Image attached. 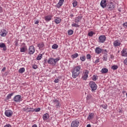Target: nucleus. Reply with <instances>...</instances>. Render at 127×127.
Here are the masks:
<instances>
[{
	"instance_id": "1",
	"label": "nucleus",
	"mask_w": 127,
	"mask_h": 127,
	"mask_svg": "<svg viewBox=\"0 0 127 127\" xmlns=\"http://www.w3.org/2000/svg\"><path fill=\"white\" fill-rule=\"evenodd\" d=\"M80 70H81V65L75 66L72 70V77L76 79L80 75Z\"/></svg>"
},
{
	"instance_id": "2",
	"label": "nucleus",
	"mask_w": 127,
	"mask_h": 127,
	"mask_svg": "<svg viewBox=\"0 0 127 127\" xmlns=\"http://www.w3.org/2000/svg\"><path fill=\"white\" fill-rule=\"evenodd\" d=\"M59 60H60V58H58L55 59L53 58H51L48 59V63L50 64V65H52V66H55L56 63H57Z\"/></svg>"
},
{
	"instance_id": "3",
	"label": "nucleus",
	"mask_w": 127,
	"mask_h": 127,
	"mask_svg": "<svg viewBox=\"0 0 127 127\" xmlns=\"http://www.w3.org/2000/svg\"><path fill=\"white\" fill-rule=\"evenodd\" d=\"M89 85L91 89L92 92H95L96 90H97V88H98V86H97L96 83L93 81H90Z\"/></svg>"
},
{
	"instance_id": "4",
	"label": "nucleus",
	"mask_w": 127,
	"mask_h": 127,
	"mask_svg": "<svg viewBox=\"0 0 127 127\" xmlns=\"http://www.w3.org/2000/svg\"><path fill=\"white\" fill-rule=\"evenodd\" d=\"M108 10H113L116 8V5L114 3L110 2L107 5Z\"/></svg>"
},
{
	"instance_id": "5",
	"label": "nucleus",
	"mask_w": 127,
	"mask_h": 127,
	"mask_svg": "<svg viewBox=\"0 0 127 127\" xmlns=\"http://www.w3.org/2000/svg\"><path fill=\"white\" fill-rule=\"evenodd\" d=\"M52 103L55 105L56 108H60L61 107L60 101H59V100H57V99L53 100Z\"/></svg>"
},
{
	"instance_id": "6",
	"label": "nucleus",
	"mask_w": 127,
	"mask_h": 127,
	"mask_svg": "<svg viewBox=\"0 0 127 127\" xmlns=\"http://www.w3.org/2000/svg\"><path fill=\"white\" fill-rule=\"evenodd\" d=\"M13 100L16 103H19V102H21V101L22 100V98H21V95H18L15 96Z\"/></svg>"
},
{
	"instance_id": "7",
	"label": "nucleus",
	"mask_w": 127,
	"mask_h": 127,
	"mask_svg": "<svg viewBox=\"0 0 127 127\" xmlns=\"http://www.w3.org/2000/svg\"><path fill=\"white\" fill-rule=\"evenodd\" d=\"M5 116L7 118H10L12 116L13 112L11 110H7L5 111Z\"/></svg>"
},
{
	"instance_id": "8",
	"label": "nucleus",
	"mask_w": 127,
	"mask_h": 127,
	"mask_svg": "<svg viewBox=\"0 0 127 127\" xmlns=\"http://www.w3.org/2000/svg\"><path fill=\"white\" fill-rule=\"evenodd\" d=\"M98 39V42L99 43H104L106 41V39H107V38L105 35H101L99 36Z\"/></svg>"
},
{
	"instance_id": "9",
	"label": "nucleus",
	"mask_w": 127,
	"mask_h": 127,
	"mask_svg": "<svg viewBox=\"0 0 127 127\" xmlns=\"http://www.w3.org/2000/svg\"><path fill=\"white\" fill-rule=\"evenodd\" d=\"M28 50L29 55H32L35 52V48L33 46H31L29 47Z\"/></svg>"
},
{
	"instance_id": "10",
	"label": "nucleus",
	"mask_w": 127,
	"mask_h": 127,
	"mask_svg": "<svg viewBox=\"0 0 127 127\" xmlns=\"http://www.w3.org/2000/svg\"><path fill=\"white\" fill-rule=\"evenodd\" d=\"M80 125V122L78 120H74L71 124V127H78Z\"/></svg>"
},
{
	"instance_id": "11",
	"label": "nucleus",
	"mask_w": 127,
	"mask_h": 127,
	"mask_svg": "<svg viewBox=\"0 0 127 127\" xmlns=\"http://www.w3.org/2000/svg\"><path fill=\"white\" fill-rule=\"evenodd\" d=\"M89 75V71L88 70H85L84 72L83 73V76L82 77V78L83 79V80H87V79H88V77Z\"/></svg>"
},
{
	"instance_id": "12",
	"label": "nucleus",
	"mask_w": 127,
	"mask_h": 127,
	"mask_svg": "<svg viewBox=\"0 0 127 127\" xmlns=\"http://www.w3.org/2000/svg\"><path fill=\"white\" fill-rule=\"evenodd\" d=\"M20 48V52H25L27 50V47L24 43H22Z\"/></svg>"
},
{
	"instance_id": "13",
	"label": "nucleus",
	"mask_w": 127,
	"mask_h": 127,
	"mask_svg": "<svg viewBox=\"0 0 127 127\" xmlns=\"http://www.w3.org/2000/svg\"><path fill=\"white\" fill-rule=\"evenodd\" d=\"M107 0H102L100 3V5L103 8H105L107 6Z\"/></svg>"
},
{
	"instance_id": "14",
	"label": "nucleus",
	"mask_w": 127,
	"mask_h": 127,
	"mask_svg": "<svg viewBox=\"0 0 127 127\" xmlns=\"http://www.w3.org/2000/svg\"><path fill=\"white\" fill-rule=\"evenodd\" d=\"M62 20V19H61V18L56 17L54 20V22H55L56 24H59V23H61Z\"/></svg>"
},
{
	"instance_id": "15",
	"label": "nucleus",
	"mask_w": 127,
	"mask_h": 127,
	"mask_svg": "<svg viewBox=\"0 0 127 127\" xmlns=\"http://www.w3.org/2000/svg\"><path fill=\"white\" fill-rule=\"evenodd\" d=\"M63 3H64V0H59V2L57 4L58 8L61 7L63 5Z\"/></svg>"
},
{
	"instance_id": "16",
	"label": "nucleus",
	"mask_w": 127,
	"mask_h": 127,
	"mask_svg": "<svg viewBox=\"0 0 127 127\" xmlns=\"http://www.w3.org/2000/svg\"><path fill=\"white\" fill-rule=\"evenodd\" d=\"M37 47L39 48L40 50H42L44 47V43L42 42L37 45Z\"/></svg>"
},
{
	"instance_id": "17",
	"label": "nucleus",
	"mask_w": 127,
	"mask_h": 127,
	"mask_svg": "<svg viewBox=\"0 0 127 127\" xmlns=\"http://www.w3.org/2000/svg\"><path fill=\"white\" fill-rule=\"evenodd\" d=\"M122 56H123L124 57H127V49H124L122 52Z\"/></svg>"
},
{
	"instance_id": "18",
	"label": "nucleus",
	"mask_w": 127,
	"mask_h": 127,
	"mask_svg": "<svg viewBox=\"0 0 127 127\" xmlns=\"http://www.w3.org/2000/svg\"><path fill=\"white\" fill-rule=\"evenodd\" d=\"M23 111L24 112H26V113H29L30 112H33V108H25L23 109Z\"/></svg>"
},
{
	"instance_id": "19",
	"label": "nucleus",
	"mask_w": 127,
	"mask_h": 127,
	"mask_svg": "<svg viewBox=\"0 0 127 127\" xmlns=\"http://www.w3.org/2000/svg\"><path fill=\"white\" fill-rule=\"evenodd\" d=\"M81 19H82V16L79 15L77 17H75L74 21L75 23H78L80 22V21L81 20Z\"/></svg>"
},
{
	"instance_id": "20",
	"label": "nucleus",
	"mask_w": 127,
	"mask_h": 127,
	"mask_svg": "<svg viewBox=\"0 0 127 127\" xmlns=\"http://www.w3.org/2000/svg\"><path fill=\"white\" fill-rule=\"evenodd\" d=\"M52 17H53V15L46 16L45 17V20L46 21H50V20H51V19H52Z\"/></svg>"
},
{
	"instance_id": "21",
	"label": "nucleus",
	"mask_w": 127,
	"mask_h": 127,
	"mask_svg": "<svg viewBox=\"0 0 127 127\" xmlns=\"http://www.w3.org/2000/svg\"><path fill=\"white\" fill-rule=\"evenodd\" d=\"M102 51L103 50L102 49L100 48L99 47H97L95 49V53H96L97 54H101Z\"/></svg>"
},
{
	"instance_id": "22",
	"label": "nucleus",
	"mask_w": 127,
	"mask_h": 127,
	"mask_svg": "<svg viewBox=\"0 0 127 127\" xmlns=\"http://www.w3.org/2000/svg\"><path fill=\"white\" fill-rule=\"evenodd\" d=\"M113 44L115 47H118V46H120V45H121V42H120V41L119 40H116L113 43Z\"/></svg>"
},
{
	"instance_id": "23",
	"label": "nucleus",
	"mask_w": 127,
	"mask_h": 127,
	"mask_svg": "<svg viewBox=\"0 0 127 127\" xmlns=\"http://www.w3.org/2000/svg\"><path fill=\"white\" fill-rule=\"evenodd\" d=\"M0 48H3V51H6V46L3 43H0Z\"/></svg>"
},
{
	"instance_id": "24",
	"label": "nucleus",
	"mask_w": 127,
	"mask_h": 127,
	"mask_svg": "<svg viewBox=\"0 0 127 127\" xmlns=\"http://www.w3.org/2000/svg\"><path fill=\"white\" fill-rule=\"evenodd\" d=\"M7 35V31H6V30H3L1 32V33L0 34V36H1L2 37H4L6 36Z\"/></svg>"
},
{
	"instance_id": "25",
	"label": "nucleus",
	"mask_w": 127,
	"mask_h": 127,
	"mask_svg": "<svg viewBox=\"0 0 127 127\" xmlns=\"http://www.w3.org/2000/svg\"><path fill=\"white\" fill-rule=\"evenodd\" d=\"M87 101H93V96L90 94H89L86 96Z\"/></svg>"
},
{
	"instance_id": "26",
	"label": "nucleus",
	"mask_w": 127,
	"mask_h": 127,
	"mask_svg": "<svg viewBox=\"0 0 127 127\" xmlns=\"http://www.w3.org/2000/svg\"><path fill=\"white\" fill-rule=\"evenodd\" d=\"M94 117H95V115L94 114V113H90L87 118V120H89V121H91L92 119H94Z\"/></svg>"
},
{
	"instance_id": "27",
	"label": "nucleus",
	"mask_w": 127,
	"mask_h": 127,
	"mask_svg": "<svg viewBox=\"0 0 127 127\" xmlns=\"http://www.w3.org/2000/svg\"><path fill=\"white\" fill-rule=\"evenodd\" d=\"M43 119L44 121H46V120H48V119H49V115L47 113L44 114L43 116Z\"/></svg>"
},
{
	"instance_id": "28",
	"label": "nucleus",
	"mask_w": 127,
	"mask_h": 127,
	"mask_svg": "<svg viewBox=\"0 0 127 127\" xmlns=\"http://www.w3.org/2000/svg\"><path fill=\"white\" fill-rule=\"evenodd\" d=\"M108 71H109V69H108V68H103L101 69V72L103 74H106V73H108Z\"/></svg>"
},
{
	"instance_id": "29",
	"label": "nucleus",
	"mask_w": 127,
	"mask_h": 127,
	"mask_svg": "<svg viewBox=\"0 0 127 127\" xmlns=\"http://www.w3.org/2000/svg\"><path fill=\"white\" fill-rule=\"evenodd\" d=\"M25 71V68H24V67L20 68L18 71L19 73H20L21 74H22V73H24Z\"/></svg>"
},
{
	"instance_id": "30",
	"label": "nucleus",
	"mask_w": 127,
	"mask_h": 127,
	"mask_svg": "<svg viewBox=\"0 0 127 127\" xmlns=\"http://www.w3.org/2000/svg\"><path fill=\"white\" fill-rule=\"evenodd\" d=\"M78 56H79V55L78 54V53H75V54H74L73 55H72L71 56V57L72 59H75V58H77Z\"/></svg>"
},
{
	"instance_id": "31",
	"label": "nucleus",
	"mask_w": 127,
	"mask_h": 127,
	"mask_svg": "<svg viewBox=\"0 0 127 127\" xmlns=\"http://www.w3.org/2000/svg\"><path fill=\"white\" fill-rule=\"evenodd\" d=\"M72 4L73 7H76V6H77V5L78 4V2H77L76 0H73Z\"/></svg>"
},
{
	"instance_id": "32",
	"label": "nucleus",
	"mask_w": 127,
	"mask_h": 127,
	"mask_svg": "<svg viewBox=\"0 0 127 127\" xmlns=\"http://www.w3.org/2000/svg\"><path fill=\"white\" fill-rule=\"evenodd\" d=\"M80 60L82 61V62H84L86 60V56H82L80 57Z\"/></svg>"
},
{
	"instance_id": "33",
	"label": "nucleus",
	"mask_w": 127,
	"mask_h": 127,
	"mask_svg": "<svg viewBox=\"0 0 127 127\" xmlns=\"http://www.w3.org/2000/svg\"><path fill=\"white\" fill-rule=\"evenodd\" d=\"M71 26H72V27H79L80 25H78V24H77V23H73L71 24Z\"/></svg>"
},
{
	"instance_id": "34",
	"label": "nucleus",
	"mask_w": 127,
	"mask_h": 127,
	"mask_svg": "<svg viewBox=\"0 0 127 127\" xmlns=\"http://www.w3.org/2000/svg\"><path fill=\"white\" fill-rule=\"evenodd\" d=\"M59 46L58 45H57V44H54L52 47V48L53 49H57V48H58Z\"/></svg>"
},
{
	"instance_id": "35",
	"label": "nucleus",
	"mask_w": 127,
	"mask_h": 127,
	"mask_svg": "<svg viewBox=\"0 0 127 127\" xmlns=\"http://www.w3.org/2000/svg\"><path fill=\"white\" fill-rule=\"evenodd\" d=\"M13 94H14V93H12L8 94L7 96V100H9V99H10V98H11V96H13Z\"/></svg>"
},
{
	"instance_id": "36",
	"label": "nucleus",
	"mask_w": 127,
	"mask_h": 127,
	"mask_svg": "<svg viewBox=\"0 0 127 127\" xmlns=\"http://www.w3.org/2000/svg\"><path fill=\"white\" fill-rule=\"evenodd\" d=\"M111 68L113 70H117V69L119 68V66L117 65H114L112 66Z\"/></svg>"
},
{
	"instance_id": "37",
	"label": "nucleus",
	"mask_w": 127,
	"mask_h": 127,
	"mask_svg": "<svg viewBox=\"0 0 127 127\" xmlns=\"http://www.w3.org/2000/svg\"><path fill=\"white\" fill-rule=\"evenodd\" d=\"M42 59V54H39L36 58L37 60H41Z\"/></svg>"
},
{
	"instance_id": "38",
	"label": "nucleus",
	"mask_w": 127,
	"mask_h": 127,
	"mask_svg": "<svg viewBox=\"0 0 127 127\" xmlns=\"http://www.w3.org/2000/svg\"><path fill=\"white\" fill-rule=\"evenodd\" d=\"M107 55H108V54H106V55H105L103 56V61H107V60H108V57H107Z\"/></svg>"
},
{
	"instance_id": "39",
	"label": "nucleus",
	"mask_w": 127,
	"mask_h": 127,
	"mask_svg": "<svg viewBox=\"0 0 127 127\" xmlns=\"http://www.w3.org/2000/svg\"><path fill=\"white\" fill-rule=\"evenodd\" d=\"M33 112H36V113H37L38 112H40V108H38L37 109H33Z\"/></svg>"
},
{
	"instance_id": "40",
	"label": "nucleus",
	"mask_w": 127,
	"mask_h": 127,
	"mask_svg": "<svg viewBox=\"0 0 127 127\" xmlns=\"http://www.w3.org/2000/svg\"><path fill=\"white\" fill-rule=\"evenodd\" d=\"M74 31H73V30H69L68 31V35H72V34H73Z\"/></svg>"
},
{
	"instance_id": "41",
	"label": "nucleus",
	"mask_w": 127,
	"mask_h": 127,
	"mask_svg": "<svg viewBox=\"0 0 127 127\" xmlns=\"http://www.w3.org/2000/svg\"><path fill=\"white\" fill-rule=\"evenodd\" d=\"M95 34V33H94L93 31H90L88 33V36H93Z\"/></svg>"
},
{
	"instance_id": "42",
	"label": "nucleus",
	"mask_w": 127,
	"mask_h": 127,
	"mask_svg": "<svg viewBox=\"0 0 127 127\" xmlns=\"http://www.w3.org/2000/svg\"><path fill=\"white\" fill-rule=\"evenodd\" d=\"M101 107H102V108H103V109H108V105H107V104H103V105H101Z\"/></svg>"
},
{
	"instance_id": "43",
	"label": "nucleus",
	"mask_w": 127,
	"mask_h": 127,
	"mask_svg": "<svg viewBox=\"0 0 127 127\" xmlns=\"http://www.w3.org/2000/svg\"><path fill=\"white\" fill-rule=\"evenodd\" d=\"M97 79H98V77H97V76L94 75L92 76V80H93V81H97Z\"/></svg>"
},
{
	"instance_id": "44",
	"label": "nucleus",
	"mask_w": 127,
	"mask_h": 127,
	"mask_svg": "<svg viewBox=\"0 0 127 127\" xmlns=\"http://www.w3.org/2000/svg\"><path fill=\"white\" fill-rule=\"evenodd\" d=\"M18 41H19V40H17L16 39L15 42H14V43H15V46H18Z\"/></svg>"
},
{
	"instance_id": "45",
	"label": "nucleus",
	"mask_w": 127,
	"mask_h": 127,
	"mask_svg": "<svg viewBox=\"0 0 127 127\" xmlns=\"http://www.w3.org/2000/svg\"><path fill=\"white\" fill-rule=\"evenodd\" d=\"M91 58H92V56H91V55L90 54H87L86 55V59L89 60V59H91Z\"/></svg>"
},
{
	"instance_id": "46",
	"label": "nucleus",
	"mask_w": 127,
	"mask_h": 127,
	"mask_svg": "<svg viewBox=\"0 0 127 127\" xmlns=\"http://www.w3.org/2000/svg\"><path fill=\"white\" fill-rule=\"evenodd\" d=\"M123 26L125 28H127V22L123 23Z\"/></svg>"
},
{
	"instance_id": "47",
	"label": "nucleus",
	"mask_w": 127,
	"mask_h": 127,
	"mask_svg": "<svg viewBox=\"0 0 127 127\" xmlns=\"http://www.w3.org/2000/svg\"><path fill=\"white\" fill-rule=\"evenodd\" d=\"M99 62H100V59H97V60H95V62H94V63H95V64H97V63H99Z\"/></svg>"
},
{
	"instance_id": "48",
	"label": "nucleus",
	"mask_w": 127,
	"mask_h": 127,
	"mask_svg": "<svg viewBox=\"0 0 127 127\" xmlns=\"http://www.w3.org/2000/svg\"><path fill=\"white\" fill-rule=\"evenodd\" d=\"M124 63L125 65H127V58L124 61Z\"/></svg>"
},
{
	"instance_id": "49",
	"label": "nucleus",
	"mask_w": 127,
	"mask_h": 127,
	"mask_svg": "<svg viewBox=\"0 0 127 127\" xmlns=\"http://www.w3.org/2000/svg\"><path fill=\"white\" fill-rule=\"evenodd\" d=\"M59 79H56L54 80L55 83H59Z\"/></svg>"
},
{
	"instance_id": "50",
	"label": "nucleus",
	"mask_w": 127,
	"mask_h": 127,
	"mask_svg": "<svg viewBox=\"0 0 127 127\" xmlns=\"http://www.w3.org/2000/svg\"><path fill=\"white\" fill-rule=\"evenodd\" d=\"M33 69H37V65L36 64L33 65Z\"/></svg>"
},
{
	"instance_id": "51",
	"label": "nucleus",
	"mask_w": 127,
	"mask_h": 127,
	"mask_svg": "<svg viewBox=\"0 0 127 127\" xmlns=\"http://www.w3.org/2000/svg\"><path fill=\"white\" fill-rule=\"evenodd\" d=\"M3 127H11V125L8 124V125H5Z\"/></svg>"
},
{
	"instance_id": "52",
	"label": "nucleus",
	"mask_w": 127,
	"mask_h": 127,
	"mask_svg": "<svg viewBox=\"0 0 127 127\" xmlns=\"http://www.w3.org/2000/svg\"><path fill=\"white\" fill-rule=\"evenodd\" d=\"M5 69H6V68L5 67H4L2 69H1V72H4V71H5Z\"/></svg>"
},
{
	"instance_id": "53",
	"label": "nucleus",
	"mask_w": 127,
	"mask_h": 127,
	"mask_svg": "<svg viewBox=\"0 0 127 127\" xmlns=\"http://www.w3.org/2000/svg\"><path fill=\"white\" fill-rule=\"evenodd\" d=\"M39 23V21L37 20L35 22V24H38Z\"/></svg>"
},
{
	"instance_id": "54",
	"label": "nucleus",
	"mask_w": 127,
	"mask_h": 127,
	"mask_svg": "<svg viewBox=\"0 0 127 127\" xmlns=\"http://www.w3.org/2000/svg\"><path fill=\"white\" fill-rule=\"evenodd\" d=\"M0 12H2V7L0 6Z\"/></svg>"
},
{
	"instance_id": "55",
	"label": "nucleus",
	"mask_w": 127,
	"mask_h": 127,
	"mask_svg": "<svg viewBox=\"0 0 127 127\" xmlns=\"http://www.w3.org/2000/svg\"><path fill=\"white\" fill-rule=\"evenodd\" d=\"M32 127H37V125H36V124H34L32 126Z\"/></svg>"
},
{
	"instance_id": "56",
	"label": "nucleus",
	"mask_w": 127,
	"mask_h": 127,
	"mask_svg": "<svg viewBox=\"0 0 127 127\" xmlns=\"http://www.w3.org/2000/svg\"><path fill=\"white\" fill-rule=\"evenodd\" d=\"M86 127H91V125L90 124L87 125Z\"/></svg>"
},
{
	"instance_id": "57",
	"label": "nucleus",
	"mask_w": 127,
	"mask_h": 127,
	"mask_svg": "<svg viewBox=\"0 0 127 127\" xmlns=\"http://www.w3.org/2000/svg\"><path fill=\"white\" fill-rule=\"evenodd\" d=\"M70 16H71V17H73L74 16V15L73 14H71L70 15Z\"/></svg>"
},
{
	"instance_id": "58",
	"label": "nucleus",
	"mask_w": 127,
	"mask_h": 127,
	"mask_svg": "<svg viewBox=\"0 0 127 127\" xmlns=\"http://www.w3.org/2000/svg\"><path fill=\"white\" fill-rule=\"evenodd\" d=\"M104 52H106L107 53L108 52L107 51V50H104Z\"/></svg>"
},
{
	"instance_id": "59",
	"label": "nucleus",
	"mask_w": 127,
	"mask_h": 127,
	"mask_svg": "<svg viewBox=\"0 0 127 127\" xmlns=\"http://www.w3.org/2000/svg\"><path fill=\"white\" fill-rule=\"evenodd\" d=\"M119 10L120 11V12H121V10L120 9H119Z\"/></svg>"
}]
</instances>
